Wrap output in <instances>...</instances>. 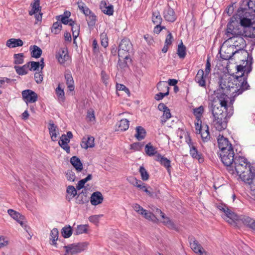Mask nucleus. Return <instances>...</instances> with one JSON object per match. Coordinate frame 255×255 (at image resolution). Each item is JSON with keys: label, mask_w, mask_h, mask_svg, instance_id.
I'll return each instance as SVG.
<instances>
[{"label": "nucleus", "mask_w": 255, "mask_h": 255, "mask_svg": "<svg viewBox=\"0 0 255 255\" xmlns=\"http://www.w3.org/2000/svg\"><path fill=\"white\" fill-rule=\"evenodd\" d=\"M84 15L89 26H94L97 21V16L90 9H87Z\"/></svg>", "instance_id": "obj_24"}, {"label": "nucleus", "mask_w": 255, "mask_h": 255, "mask_svg": "<svg viewBox=\"0 0 255 255\" xmlns=\"http://www.w3.org/2000/svg\"><path fill=\"white\" fill-rule=\"evenodd\" d=\"M66 83L69 91H73L74 90V80L70 70H67L64 73Z\"/></svg>", "instance_id": "obj_22"}, {"label": "nucleus", "mask_w": 255, "mask_h": 255, "mask_svg": "<svg viewBox=\"0 0 255 255\" xmlns=\"http://www.w3.org/2000/svg\"><path fill=\"white\" fill-rule=\"evenodd\" d=\"M204 108L203 106L193 109V114L196 117V120H201L202 115L204 112Z\"/></svg>", "instance_id": "obj_45"}, {"label": "nucleus", "mask_w": 255, "mask_h": 255, "mask_svg": "<svg viewBox=\"0 0 255 255\" xmlns=\"http://www.w3.org/2000/svg\"><path fill=\"white\" fill-rule=\"evenodd\" d=\"M56 58L58 62L61 64H64L69 59V55L67 48H60L56 53Z\"/></svg>", "instance_id": "obj_18"}, {"label": "nucleus", "mask_w": 255, "mask_h": 255, "mask_svg": "<svg viewBox=\"0 0 255 255\" xmlns=\"http://www.w3.org/2000/svg\"><path fill=\"white\" fill-rule=\"evenodd\" d=\"M177 54L181 59H184L186 55V47L182 41L178 46Z\"/></svg>", "instance_id": "obj_38"}, {"label": "nucleus", "mask_w": 255, "mask_h": 255, "mask_svg": "<svg viewBox=\"0 0 255 255\" xmlns=\"http://www.w3.org/2000/svg\"><path fill=\"white\" fill-rule=\"evenodd\" d=\"M227 107L220 105L218 102L212 101L209 105V112L212 113V125L219 131H222L227 127Z\"/></svg>", "instance_id": "obj_2"}, {"label": "nucleus", "mask_w": 255, "mask_h": 255, "mask_svg": "<svg viewBox=\"0 0 255 255\" xmlns=\"http://www.w3.org/2000/svg\"><path fill=\"white\" fill-rule=\"evenodd\" d=\"M164 17L167 21L170 22H174L176 19L175 12L170 7H168L164 10Z\"/></svg>", "instance_id": "obj_28"}, {"label": "nucleus", "mask_w": 255, "mask_h": 255, "mask_svg": "<svg viewBox=\"0 0 255 255\" xmlns=\"http://www.w3.org/2000/svg\"><path fill=\"white\" fill-rule=\"evenodd\" d=\"M217 141L219 148L220 149V152L230 151V150L234 149L228 138L224 137L223 135L219 134L217 138Z\"/></svg>", "instance_id": "obj_12"}, {"label": "nucleus", "mask_w": 255, "mask_h": 255, "mask_svg": "<svg viewBox=\"0 0 255 255\" xmlns=\"http://www.w3.org/2000/svg\"><path fill=\"white\" fill-rule=\"evenodd\" d=\"M101 44L102 46L106 48L108 45V38L105 32H103L100 35Z\"/></svg>", "instance_id": "obj_56"}, {"label": "nucleus", "mask_w": 255, "mask_h": 255, "mask_svg": "<svg viewBox=\"0 0 255 255\" xmlns=\"http://www.w3.org/2000/svg\"><path fill=\"white\" fill-rule=\"evenodd\" d=\"M100 6L101 9L105 14L109 16L113 14L114 7L113 5L111 4L107 5L105 1H102Z\"/></svg>", "instance_id": "obj_25"}, {"label": "nucleus", "mask_w": 255, "mask_h": 255, "mask_svg": "<svg viewBox=\"0 0 255 255\" xmlns=\"http://www.w3.org/2000/svg\"><path fill=\"white\" fill-rule=\"evenodd\" d=\"M56 93L58 100L61 102H64L65 100L64 92L63 89H61L59 86L56 89Z\"/></svg>", "instance_id": "obj_55"}, {"label": "nucleus", "mask_w": 255, "mask_h": 255, "mask_svg": "<svg viewBox=\"0 0 255 255\" xmlns=\"http://www.w3.org/2000/svg\"><path fill=\"white\" fill-rule=\"evenodd\" d=\"M103 199L102 193L100 192L97 191L92 194L90 202L92 205L96 206L102 203Z\"/></svg>", "instance_id": "obj_23"}, {"label": "nucleus", "mask_w": 255, "mask_h": 255, "mask_svg": "<svg viewBox=\"0 0 255 255\" xmlns=\"http://www.w3.org/2000/svg\"><path fill=\"white\" fill-rule=\"evenodd\" d=\"M195 81L200 87L204 88L206 87V81L204 78V72L203 70L200 69L198 70L195 78Z\"/></svg>", "instance_id": "obj_27"}, {"label": "nucleus", "mask_w": 255, "mask_h": 255, "mask_svg": "<svg viewBox=\"0 0 255 255\" xmlns=\"http://www.w3.org/2000/svg\"><path fill=\"white\" fill-rule=\"evenodd\" d=\"M132 52V45L128 38L122 40L119 45L118 55L124 59H128L129 54Z\"/></svg>", "instance_id": "obj_9"}, {"label": "nucleus", "mask_w": 255, "mask_h": 255, "mask_svg": "<svg viewBox=\"0 0 255 255\" xmlns=\"http://www.w3.org/2000/svg\"><path fill=\"white\" fill-rule=\"evenodd\" d=\"M70 162L78 171H81L83 169V165L79 158L77 156H72L70 159Z\"/></svg>", "instance_id": "obj_32"}, {"label": "nucleus", "mask_w": 255, "mask_h": 255, "mask_svg": "<svg viewBox=\"0 0 255 255\" xmlns=\"http://www.w3.org/2000/svg\"><path fill=\"white\" fill-rule=\"evenodd\" d=\"M23 54L18 53L14 54V63L15 64H21L24 62L23 60Z\"/></svg>", "instance_id": "obj_57"}, {"label": "nucleus", "mask_w": 255, "mask_h": 255, "mask_svg": "<svg viewBox=\"0 0 255 255\" xmlns=\"http://www.w3.org/2000/svg\"><path fill=\"white\" fill-rule=\"evenodd\" d=\"M87 119L91 122L94 121L95 120V117L94 114V111L93 110H89L87 112Z\"/></svg>", "instance_id": "obj_64"}, {"label": "nucleus", "mask_w": 255, "mask_h": 255, "mask_svg": "<svg viewBox=\"0 0 255 255\" xmlns=\"http://www.w3.org/2000/svg\"><path fill=\"white\" fill-rule=\"evenodd\" d=\"M119 130L126 131L129 128V121L126 119L121 120L118 124Z\"/></svg>", "instance_id": "obj_43"}, {"label": "nucleus", "mask_w": 255, "mask_h": 255, "mask_svg": "<svg viewBox=\"0 0 255 255\" xmlns=\"http://www.w3.org/2000/svg\"><path fill=\"white\" fill-rule=\"evenodd\" d=\"M219 154L224 164L229 166V172L233 175L238 176L239 173L238 169V162H239L238 158L239 157L235 156L234 149L230 150V151L219 152Z\"/></svg>", "instance_id": "obj_5"}, {"label": "nucleus", "mask_w": 255, "mask_h": 255, "mask_svg": "<svg viewBox=\"0 0 255 255\" xmlns=\"http://www.w3.org/2000/svg\"><path fill=\"white\" fill-rule=\"evenodd\" d=\"M229 37V38L228 39L227 41L233 44L232 45H230V46H233L234 49V48H236L237 47H238V39H239V36L231 35Z\"/></svg>", "instance_id": "obj_50"}, {"label": "nucleus", "mask_w": 255, "mask_h": 255, "mask_svg": "<svg viewBox=\"0 0 255 255\" xmlns=\"http://www.w3.org/2000/svg\"><path fill=\"white\" fill-rule=\"evenodd\" d=\"M58 238V231L57 229L54 228L51 231L50 234V240L52 241V245H55L56 244V241Z\"/></svg>", "instance_id": "obj_51"}, {"label": "nucleus", "mask_w": 255, "mask_h": 255, "mask_svg": "<svg viewBox=\"0 0 255 255\" xmlns=\"http://www.w3.org/2000/svg\"><path fill=\"white\" fill-rule=\"evenodd\" d=\"M152 21L154 24L160 25L162 22L161 16L158 11L153 12Z\"/></svg>", "instance_id": "obj_47"}, {"label": "nucleus", "mask_w": 255, "mask_h": 255, "mask_svg": "<svg viewBox=\"0 0 255 255\" xmlns=\"http://www.w3.org/2000/svg\"><path fill=\"white\" fill-rule=\"evenodd\" d=\"M139 172L143 181H146L149 179V174L143 166H141L140 167Z\"/></svg>", "instance_id": "obj_53"}, {"label": "nucleus", "mask_w": 255, "mask_h": 255, "mask_svg": "<svg viewBox=\"0 0 255 255\" xmlns=\"http://www.w3.org/2000/svg\"><path fill=\"white\" fill-rule=\"evenodd\" d=\"M66 192L68 194H70V196H67V198L69 201L72 198L74 197L77 195V190L73 186L69 185L67 187Z\"/></svg>", "instance_id": "obj_48"}, {"label": "nucleus", "mask_w": 255, "mask_h": 255, "mask_svg": "<svg viewBox=\"0 0 255 255\" xmlns=\"http://www.w3.org/2000/svg\"><path fill=\"white\" fill-rule=\"evenodd\" d=\"M129 181L134 186L136 187H138V185H141V183H142V182L141 180H138L134 177H130Z\"/></svg>", "instance_id": "obj_63"}, {"label": "nucleus", "mask_w": 255, "mask_h": 255, "mask_svg": "<svg viewBox=\"0 0 255 255\" xmlns=\"http://www.w3.org/2000/svg\"><path fill=\"white\" fill-rule=\"evenodd\" d=\"M23 42L20 39L11 38L6 41V45L9 48H15L23 45Z\"/></svg>", "instance_id": "obj_30"}, {"label": "nucleus", "mask_w": 255, "mask_h": 255, "mask_svg": "<svg viewBox=\"0 0 255 255\" xmlns=\"http://www.w3.org/2000/svg\"><path fill=\"white\" fill-rule=\"evenodd\" d=\"M190 154L195 159H198L200 163H202L204 159L203 154L199 152L195 144H191L190 148Z\"/></svg>", "instance_id": "obj_21"}, {"label": "nucleus", "mask_w": 255, "mask_h": 255, "mask_svg": "<svg viewBox=\"0 0 255 255\" xmlns=\"http://www.w3.org/2000/svg\"><path fill=\"white\" fill-rule=\"evenodd\" d=\"M48 128L49 129L52 140H56L57 136L56 133L57 127L53 123H49L48 126Z\"/></svg>", "instance_id": "obj_34"}, {"label": "nucleus", "mask_w": 255, "mask_h": 255, "mask_svg": "<svg viewBox=\"0 0 255 255\" xmlns=\"http://www.w3.org/2000/svg\"><path fill=\"white\" fill-rule=\"evenodd\" d=\"M27 64H28V68L30 71H36L40 67V62H34V61H30L27 63Z\"/></svg>", "instance_id": "obj_58"}, {"label": "nucleus", "mask_w": 255, "mask_h": 255, "mask_svg": "<svg viewBox=\"0 0 255 255\" xmlns=\"http://www.w3.org/2000/svg\"><path fill=\"white\" fill-rule=\"evenodd\" d=\"M155 159L156 161H159L162 166L165 167L169 174L170 175L171 172V161L160 154L156 155Z\"/></svg>", "instance_id": "obj_20"}, {"label": "nucleus", "mask_w": 255, "mask_h": 255, "mask_svg": "<svg viewBox=\"0 0 255 255\" xmlns=\"http://www.w3.org/2000/svg\"><path fill=\"white\" fill-rule=\"evenodd\" d=\"M214 95L215 97L212 101L218 102L220 105L227 107V102L229 97L227 94L224 93V91L217 90L214 92Z\"/></svg>", "instance_id": "obj_13"}, {"label": "nucleus", "mask_w": 255, "mask_h": 255, "mask_svg": "<svg viewBox=\"0 0 255 255\" xmlns=\"http://www.w3.org/2000/svg\"><path fill=\"white\" fill-rule=\"evenodd\" d=\"M94 138L93 136H87L83 137L81 143L82 148L87 149L89 147H94Z\"/></svg>", "instance_id": "obj_26"}, {"label": "nucleus", "mask_w": 255, "mask_h": 255, "mask_svg": "<svg viewBox=\"0 0 255 255\" xmlns=\"http://www.w3.org/2000/svg\"><path fill=\"white\" fill-rule=\"evenodd\" d=\"M69 25L71 26V30L74 38V43H75V39L78 36L79 34L80 25L72 19H70Z\"/></svg>", "instance_id": "obj_29"}, {"label": "nucleus", "mask_w": 255, "mask_h": 255, "mask_svg": "<svg viewBox=\"0 0 255 255\" xmlns=\"http://www.w3.org/2000/svg\"><path fill=\"white\" fill-rule=\"evenodd\" d=\"M240 36L245 37L255 38V21L249 25L247 28H244L241 30L240 28Z\"/></svg>", "instance_id": "obj_17"}, {"label": "nucleus", "mask_w": 255, "mask_h": 255, "mask_svg": "<svg viewBox=\"0 0 255 255\" xmlns=\"http://www.w3.org/2000/svg\"><path fill=\"white\" fill-rule=\"evenodd\" d=\"M163 116L161 118V123L163 124L167 120L171 118V115L169 109L168 108L163 112Z\"/></svg>", "instance_id": "obj_54"}, {"label": "nucleus", "mask_w": 255, "mask_h": 255, "mask_svg": "<svg viewBox=\"0 0 255 255\" xmlns=\"http://www.w3.org/2000/svg\"><path fill=\"white\" fill-rule=\"evenodd\" d=\"M240 221L247 227L255 232V220L246 215H240Z\"/></svg>", "instance_id": "obj_19"}, {"label": "nucleus", "mask_w": 255, "mask_h": 255, "mask_svg": "<svg viewBox=\"0 0 255 255\" xmlns=\"http://www.w3.org/2000/svg\"><path fill=\"white\" fill-rule=\"evenodd\" d=\"M251 0H242L240 4V28L243 30L249 27V25L255 21V7L248 5V2Z\"/></svg>", "instance_id": "obj_4"}, {"label": "nucleus", "mask_w": 255, "mask_h": 255, "mask_svg": "<svg viewBox=\"0 0 255 255\" xmlns=\"http://www.w3.org/2000/svg\"><path fill=\"white\" fill-rule=\"evenodd\" d=\"M101 78L103 82L106 86L108 84V80L109 78V76L107 74L105 71H102L101 73Z\"/></svg>", "instance_id": "obj_62"}, {"label": "nucleus", "mask_w": 255, "mask_h": 255, "mask_svg": "<svg viewBox=\"0 0 255 255\" xmlns=\"http://www.w3.org/2000/svg\"><path fill=\"white\" fill-rule=\"evenodd\" d=\"M28 64H25L22 66H15L14 69L16 73L19 75H24L27 73Z\"/></svg>", "instance_id": "obj_40"}, {"label": "nucleus", "mask_w": 255, "mask_h": 255, "mask_svg": "<svg viewBox=\"0 0 255 255\" xmlns=\"http://www.w3.org/2000/svg\"><path fill=\"white\" fill-rule=\"evenodd\" d=\"M196 133L199 134L201 131L203 130L202 128L203 127L202 126V121L201 120H196L195 123Z\"/></svg>", "instance_id": "obj_61"}, {"label": "nucleus", "mask_w": 255, "mask_h": 255, "mask_svg": "<svg viewBox=\"0 0 255 255\" xmlns=\"http://www.w3.org/2000/svg\"><path fill=\"white\" fill-rule=\"evenodd\" d=\"M136 134H135V137L138 140H140L143 139L146 134L145 130L140 126L137 127L136 128Z\"/></svg>", "instance_id": "obj_37"}, {"label": "nucleus", "mask_w": 255, "mask_h": 255, "mask_svg": "<svg viewBox=\"0 0 255 255\" xmlns=\"http://www.w3.org/2000/svg\"><path fill=\"white\" fill-rule=\"evenodd\" d=\"M239 51V49H237L234 51L233 46H229L223 52L222 50L220 51V57L223 60H232L233 56Z\"/></svg>", "instance_id": "obj_16"}, {"label": "nucleus", "mask_w": 255, "mask_h": 255, "mask_svg": "<svg viewBox=\"0 0 255 255\" xmlns=\"http://www.w3.org/2000/svg\"><path fill=\"white\" fill-rule=\"evenodd\" d=\"M157 88L159 91H164L163 88H165L166 92L164 93L160 92L155 95L154 99L157 101L162 100L164 97L168 96L169 93V87L166 82L160 81L157 84Z\"/></svg>", "instance_id": "obj_15"}, {"label": "nucleus", "mask_w": 255, "mask_h": 255, "mask_svg": "<svg viewBox=\"0 0 255 255\" xmlns=\"http://www.w3.org/2000/svg\"><path fill=\"white\" fill-rule=\"evenodd\" d=\"M23 100L26 104L33 103L37 100L38 96L36 93L31 90H25L22 92Z\"/></svg>", "instance_id": "obj_14"}, {"label": "nucleus", "mask_w": 255, "mask_h": 255, "mask_svg": "<svg viewBox=\"0 0 255 255\" xmlns=\"http://www.w3.org/2000/svg\"><path fill=\"white\" fill-rule=\"evenodd\" d=\"M218 209L223 212L224 215L223 218L231 226L235 227H238L239 223V216L233 212L225 204H220L217 206Z\"/></svg>", "instance_id": "obj_7"}, {"label": "nucleus", "mask_w": 255, "mask_h": 255, "mask_svg": "<svg viewBox=\"0 0 255 255\" xmlns=\"http://www.w3.org/2000/svg\"><path fill=\"white\" fill-rule=\"evenodd\" d=\"M218 209L223 212L224 215L223 218L231 226L235 227H238L239 223V216L233 212L225 204H220L217 206Z\"/></svg>", "instance_id": "obj_6"}, {"label": "nucleus", "mask_w": 255, "mask_h": 255, "mask_svg": "<svg viewBox=\"0 0 255 255\" xmlns=\"http://www.w3.org/2000/svg\"><path fill=\"white\" fill-rule=\"evenodd\" d=\"M30 50H31V55L32 57L38 58L41 55L42 50L36 45L30 46Z\"/></svg>", "instance_id": "obj_35"}, {"label": "nucleus", "mask_w": 255, "mask_h": 255, "mask_svg": "<svg viewBox=\"0 0 255 255\" xmlns=\"http://www.w3.org/2000/svg\"><path fill=\"white\" fill-rule=\"evenodd\" d=\"M236 12L227 24L226 32L227 36H239V8H237Z\"/></svg>", "instance_id": "obj_8"}, {"label": "nucleus", "mask_w": 255, "mask_h": 255, "mask_svg": "<svg viewBox=\"0 0 255 255\" xmlns=\"http://www.w3.org/2000/svg\"><path fill=\"white\" fill-rule=\"evenodd\" d=\"M141 213L142 214L141 215L143 216L145 219L149 221H151L155 223L157 222L158 221V219L153 213L146 210H145V212H142Z\"/></svg>", "instance_id": "obj_42"}, {"label": "nucleus", "mask_w": 255, "mask_h": 255, "mask_svg": "<svg viewBox=\"0 0 255 255\" xmlns=\"http://www.w3.org/2000/svg\"><path fill=\"white\" fill-rule=\"evenodd\" d=\"M205 128V130L203 131L202 130L199 134H201V136L202 137L203 141L204 142H207L210 139V136L208 126L206 125Z\"/></svg>", "instance_id": "obj_44"}, {"label": "nucleus", "mask_w": 255, "mask_h": 255, "mask_svg": "<svg viewBox=\"0 0 255 255\" xmlns=\"http://www.w3.org/2000/svg\"><path fill=\"white\" fill-rule=\"evenodd\" d=\"M240 55L245 57L242 59V64H240V95L245 91L250 89V85L248 83L247 79L249 74L252 71L253 57L247 50L240 48Z\"/></svg>", "instance_id": "obj_3"}, {"label": "nucleus", "mask_w": 255, "mask_h": 255, "mask_svg": "<svg viewBox=\"0 0 255 255\" xmlns=\"http://www.w3.org/2000/svg\"><path fill=\"white\" fill-rule=\"evenodd\" d=\"M219 84L220 89L219 90H222V91H225L229 90L228 88V80L227 79L223 78V77H220L219 81Z\"/></svg>", "instance_id": "obj_49"}, {"label": "nucleus", "mask_w": 255, "mask_h": 255, "mask_svg": "<svg viewBox=\"0 0 255 255\" xmlns=\"http://www.w3.org/2000/svg\"><path fill=\"white\" fill-rule=\"evenodd\" d=\"M240 179L245 183L246 188L250 190V194L255 200V166L251 165L248 159L240 156Z\"/></svg>", "instance_id": "obj_1"}, {"label": "nucleus", "mask_w": 255, "mask_h": 255, "mask_svg": "<svg viewBox=\"0 0 255 255\" xmlns=\"http://www.w3.org/2000/svg\"><path fill=\"white\" fill-rule=\"evenodd\" d=\"M34 79L37 84H40L43 81V74L42 70L36 72L34 73Z\"/></svg>", "instance_id": "obj_59"}, {"label": "nucleus", "mask_w": 255, "mask_h": 255, "mask_svg": "<svg viewBox=\"0 0 255 255\" xmlns=\"http://www.w3.org/2000/svg\"><path fill=\"white\" fill-rule=\"evenodd\" d=\"M66 176L68 180L74 181L75 179V173L71 170H67L66 172Z\"/></svg>", "instance_id": "obj_60"}, {"label": "nucleus", "mask_w": 255, "mask_h": 255, "mask_svg": "<svg viewBox=\"0 0 255 255\" xmlns=\"http://www.w3.org/2000/svg\"><path fill=\"white\" fill-rule=\"evenodd\" d=\"M88 226L87 225H78L74 234L76 235H80L83 233H87L88 232Z\"/></svg>", "instance_id": "obj_46"}, {"label": "nucleus", "mask_w": 255, "mask_h": 255, "mask_svg": "<svg viewBox=\"0 0 255 255\" xmlns=\"http://www.w3.org/2000/svg\"><path fill=\"white\" fill-rule=\"evenodd\" d=\"M239 76L235 75L234 74L231 75L228 79L229 90L234 89L233 94L236 93L234 95V98L239 95Z\"/></svg>", "instance_id": "obj_11"}, {"label": "nucleus", "mask_w": 255, "mask_h": 255, "mask_svg": "<svg viewBox=\"0 0 255 255\" xmlns=\"http://www.w3.org/2000/svg\"><path fill=\"white\" fill-rule=\"evenodd\" d=\"M61 233L64 238H68L72 234V228L69 225L66 226L62 229Z\"/></svg>", "instance_id": "obj_41"}, {"label": "nucleus", "mask_w": 255, "mask_h": 255, "mask_svg": "<svg viewBox=\"0 0 255 255\" xmlns=\"http://www.w3.org/2000/svg\"><path fill=\"white\" fill-rule=\"evenodd\" d=\"M88 245V243L83 242L65 246L64 247L66 250L65 254L64 255H67L68 254H75L80 253L85 250L87 248Z\"/></svg>", "instance_id": "obj_10"}, {"label": "nucleus", "mask_w": 255, "mask_h": 255, "mask_svg": "<svg viewBox=\"0 0 255 255\" xmlns=\"http://www.w3.org/2000/svg\"><path fill=\"white\" fill-rule=\"evenodd\" d=\"M39 0H34V1L31 3L32 9L29 12V15H32L41 10V7L39 6Z\"/></svg>", "instance_id": "obj_36"}, {"label": "nucleus", "mask_w": 255, "mask_h": 255, "mask_svg": "<svg viewBox=\"0 0 255 255\" xmlns=\"http://www.w3.org/2000/svg\"><path fill=\"white\" fill-rule=\"evenodd\" d=\"M145 152L147 155L152 156L157 153L156 148L152 146L151 143H148L145 146Z\"/></svg>", "instance_id": "obj_39"}, {"label": "nucleus", "mask_w": 255, "mask_h": 255, "mask_svg": "<svg viewBox=\"0 0 255 255\" xmlns=\"http://www.w3.org/2000/svg\"><path fill=\"white\" fill-rule=\"evenodd\" d=\"M190 243L191 248L195 253H198V252H201V251L203 250V248L194 239H190Z\"/></svg>", "instance_id": "obj_33"}, {"label": "nucleus", "mask_w": 255, "mask_h": 255, "mask_svg": "<svg viewBox=\"0 0 255 255\" xmlns=\"http://www.w3.org/2000/svg\"><path fill=\"white\" fill-rule=\"evenodd\" d=\"M7 212L8 214L14 220H15L17 222H18L21 226H23L24 225L23 222H22V220L23 218V217L22 216H21L20 214L15 211L12 210V209H9L7 211Z\"/></svg>", "instance_id": "obj_31"}, {"label": "nucleus", "mask_w": 255, "mask_h": 255, "mask_svg": "<svg viewBox=\"0 0 255 255\" xmlns=\"http://www.w3.org/2000/svg\"><path fill=\"white\" fill-rule=\"evenodd\" d=\"M62 28V24L58 21L54 22L51 28V32L55 34L59 33Z\"/></svg>", "instance_id": "obj_52"}]
</instances>
